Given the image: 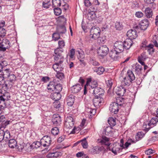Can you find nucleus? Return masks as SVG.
Here are the masks:
<instances>
[{"label": "nucleus", "instance_id": "19", "mask_svg": "<svg viewBox=\"0 0 158 158\" xmlns=\"http://www.w3.org/2000/svg\"><path fill=\"white\" fill-rule=\"evenodd\" d=\"M140 24L141 29L145 30L147 29L149 25V21L147 19H143L140 22Z\"/></svg>", "mask_w": 158, "mask_h": 158}, {"label": "nucleus", "instance_id": "11", "mask_svg": "<svg viewBox=\"0 0 158 158\" xmlns=\"http://www.w3.org/2000/svg\"><path fill=\"white\" fill-rule=\"evenodd\" d=\"M86 85H89L91 89L90 90H92L98 86V84L96 81L92 80L91 77L88 78L87 79V81Z\"/></svg>", "mask_w": 158, "mask_h": 158}, {"label": "nucleus", "instance_id": "18", "mask_svg": "<svg viewBox=\"0 0 158 158\" xmlns=\"http://www.w3.org/2000/svg\"><path fill=\"white\" fill-rule=\"evenodd\" d=\"M124 49L128 50L130 49L133 44V42L130 39H126L123 42Z\"/></svg>", "mask_w": 158, "mask_h": 158}, {"label": "nucleus", "instance_id": "45", "mask_svg": "<svg viewBox=\"0 0 158 158\" xmlns=\"http://www.w3.org/2000/svg\"><path fill=\"white\" fill-rule=\"evenodd\" d=\"M90 32L91 33L93 34H98L100 33V31L99 29L96 28L95 27H93L90 30Z\"/></svg>", "mask_w": 158, "mask_h": 158}, {"label": "nucleus", "instance_id": "58", "mask_svg": "<svg viewBox=\"0 0 158 158\" xmlns=\"http://www.w3.org/2000/svg\"><path fill=\"white\" fill-rule=\"evenodd\" d=\"M105 37H99L97 39V41L99 43L103 44L105 42Z\"/></svg>", "mask_w": 158, "mask_h": 158}, {"label": "nucleus", "instance_id": "60", "mask_svg": "<svg viewBox=\"0 0 158 158\" xmlns=\"http://www.w3.org/2000/svg\"><path fill=\"white\" fill-rule=\"evenodd\" d=\"M90 63L93 65L94 66H97L99 65V64L97 61H96L94 59H92L90 60Z\"/></svg>", "mask_w": 158, "mask_h": 158}, {"label": "nucleus", "instance_id": "31", "mask_svg": "<svg viewBox=\"0 0 158 158\" xmlns=\"http://www.w3.org/2000/svg\"><path fill=\"white\" fill-rule=\"evenodd\" d=\"M55 82L54 81H51L47 85V89L49 91H53L55 89Z\"/></svg>", "mask_w": 158, "mask_h": 158}, {"label": "nucleus", "instance_id": "63", "mask_svg": "<svg viewBox=\"0 0 158 158\" xmlns=\"http://www.w3.org/2000/svg\"><path fill=\"white\" fill-rule=\"evenodd\" d=\"M135 15L138 18H140L143 16V14L141 11H138L135 13Z\"/></svg>", "mask_w": 158, "mask_h": 158}, {"label": "nucleus", "instance_id": "46", "mask_svg": "<svg viewBox=\"0 0 158 158\" xmlns=\"http://www.w3.org/2000/svg\"><path fill=\"white\" fill-rule=\"evenodd\" d=\"M81 145L84 148H86L88 146V143L86 141V138H84L83 139L81 140Z\"/></svg>", "mask_w": 158, "mask_h": 158}, {"label": "nucleus", "instance_id": "40", "mask_svg": "<svg viewBox=\"0 0 158 158\" xmlns=\"http://www.w3.org/2000/svg\"><path fill=\"white\" fill-rule=\"evenodd\" d=\"M115 26L116 29L118 30H121L123 28L122 23L119 22H116L115 23Z\"/></svg>", "mask_w": 158, "mask_h": 158}, {"label": "nucleus", "instance_id": "36", "mask_svg": "<svg viewBox=\"0 0 158 158\" xmlns=\"http://www.w3.org/2000/svg\"><path fill=\"white\" fill-rule=\"evenodd\" d=\"M90 10H92V12L91 13H89L88 15L89 17V16L92 20L95 19L96 18V15L95 14L94 11L96 10L95 8L90 7Z\"/></svg>", "mask_w": 158, "mask_h": 158}, {"label": "nucleus", "instance_id": "5", "mask_svg": "<svg viewBox=\"0 0 158 158\" xmlns=\"http://www.w3.org/2000/svg\"><path fill=\"white\" fill-rule=\"evenodd\" d=\"M109 52V48L106 45L100 46L98 50V54L99 56L103 58L106 56Z\"/></svg>", "mask_w": 158, "mask_h": 158}, {"label": "nucleus", "instance_id": "50", "mask_svg": "<svg viewBox=\"0 0 158 158\" xmlns=\"http://www.w3.org/2000/svg\"><path fill=\"white\" fill-rule=\"evenodd\" d=\"M105 71L104 68L102 67H100L98 68H96V70L95 71L99 75L103 73Z\"/></svg>", "mask_w": 158, "mask_h": 158}, {"label": "nucleus", "instance_id": "22", "mask_svg": "<svg viewBox=\"0 0 158 158\" xmlns=\"http://www.w3.org/2000/svg\"><path fill=\"white\" fill-rule=\"evenodd\" d=\"M127 79H128L132 83L135 79V77L132 71L130 70H128L127 72V74L125 77Z\"/></svg>", "mask_w": 158, "mask_h": 158}, {"label": "nucleus", "instance_id": "56", "mask_svg": "<svg viewBox=\"0 0 158 158\" xmlns=\"http://www.w3.org/2000/svg\"><path fill=\"white\" fill-rule=\"evenodd\" d=\"M139 6V2L136 1H133L131 5V7L132 8H138Z\"/></svg>", "mask_w": 158, "mask_h": 158}, {"label": "nucleus", "instance_id": "41", "mask_svg": "<svg viewBox=\"0 0 158 158\" xmlns=\"http://www.w3.org/2000/svg\"><path fill=\"white\" fill-rule=\"evenodd\" d=\"M144 135L145 134L142 131L138 132L135 136V139L136 140L138 141L140 140Z\"/></svg>", "mask_w": 158, "mask_h": 158}, {"label": "nucleus", "instance_id": "14", "mask_svg": "<svg viewBox=\"0 0 158 158\" xmlns=\"http://www.w3.org/2000/svg\"><path fill=\"white\" fill-rule=\"evenodd\" d=\"M127 36L129 38L128 39L131 40L135 39L137 37L136 31L134 30L131 29L128 31L127 34Z\"/></svg>", "mask_w": 158, "mask_h": 158}, {"label": "nucleus", "instance_id": "62", "mask_svg": "<svg viewBox=\"0 0 158 158\" xmlns=\"http://www.w3.org/2000/svg\"><path fill=\"white\" fill-rule=\"evenodd\" d=\"M5 78L4 77L2 76L0 74V85H3V87H5V81H4V79Z\"/></svg>", "mask_w": 158, "mask_h": 158}, {"label": "nucleus", "instance_id": "25", "mask_svg": "<svg viewBox=\"0 0 158 158\" xmlns=\"http://www.w3.org/2000/svg\"><path fill=\"white\" fill-rule=\"evenodd\" d=\"M131 83L132 82L128 79H127V78L125 77L122 81L121 85L127 89L128 87Z\"/></svg>", "mask_w": 158, "mask_h": 158}, {"label": "nucleus", "instance_id": "43", "mask_svg": "<svg viewBox=\"0 0 158 158\" xmlns=\"http://www.w3.org/2000/svg\"><path fill=\"white\" fill-rule=\"evenodd\" d=\"M52 5L54 7H58L61 5V1L60 0H52Z\"/></svg>", "mask_w": 158, "mask_h": 158}, {"label": "nucleus", "instance_id": "2", "mask_svg": "<svg viewBox=\"0 0 158 158\" xmlns=\"http://www.w3.org/2000/svg\"><path fill=\"white\" fill-rule=\"evenodd\" d=\"M158 122V119L157 118H152L149 122L147 123H144L143 126V130L146 132L148 131L151 128L156 125Z\"/></svg>", "mask_w": 158, "mask_h": 158}, {"label": "nucleus", "instance_id": "9", "mask_svg": "<svg viewBox=\"0 0 158 158\" xmlns=\"http://www.w3.org/2000/svg\"><path fill=\"white\" fill-rule=\"evenodd\" d=\"M120 107L114 102L111 103L109 107L110 112L114 114H117L120 108Z\"/></svg>", "mask_w": 158, "mask_h": 158}, {"label": "nucleus", "instance_id": "29", "mask_svg": "<svg viewBox=\"0 0 158 158\" xmlns=\"http://www.w3.org/2000/svg\"><path fill=\"white\" fill-rule=\"evenodd\" d=\"M142 69V67L141 65L137 63L135 64V71L136 74L138 75L141 74V71Z\"/></svg>", "mask_w": 158, "mask_h": 158}, {"label": "nucleus", "instance_id": "12", "mask_svg": "<svg viewBox=\"0 0 158 158\" xmlns=\"http://www.w3.org/2000/svg\"><path fill=\"white\" fill-rule=\"evenodd\" d=\"M114 49L119 53L123 52L124 50L123 42L121 41H116L114 44Z\"/></svg>", "mask_w": 158, "mask_h": 158}, {"label": "nucleus", "instance_id": "28", "mask_svg": "<svg viewBox=\"0 0 158 158\" xmlns=\"http://www.w3.org/2000/svg\"><path fill=\"white\" fill-rule=\"evenodd\" d=\"M11 71L9 69H5L2 70L1 75L4 77L5 78H7L11 74Z\"/></svg>", "mask_w": 158, "mask_h": 158}, {"label": "nucleus", "instance_id": "34", "mask_svg": "<svg viewBox=\"0 0 158 158\" xmlns=\"http://www.w3.org/2000/svg\"><path fill=\"white\" fill-rule=\"evenodd\" d=\"M124 102V99L121 97H117L116 99V102H114L117 103L120 107L123 105Z\"/></svg>", "mask_w": 158, "mask_h": 158}, {"label": "nucleus", "instance_id": "42", "mask_svg": "<svg viewBox=\"0 0 158 158\" xmlns=\"http://www.w3.org/2000/svg\"><path fill=\"white\" fill-rule=\"evenodd\" d=\"M153 47L154 45L151 44H149L147 47L146 49L149 54H152L154 52V50L153 48Z\"/></svg>", "mask_w": 158, "mask_h": 158}, {"label": "nucleus", "instance_id": "51", "mask_svg": "<svg viewBox=\"0 0 158 158\" xmlns=\"http://www.w3.org/2000/svg\"><path fill=\"white\" fill-rule=\"evenodd\" d=\"M66 31V28L64 26H62L60 27L58 30V32L60 34L64 33Z\"/></svg>", "mask_w": 158, "mask_h": 158}, {"label": "nucleus", "instance_id": "52", "mask_svg": "<svg viewBox=\"0 0 158 158\" xmlns=\"http://www.w3.org/2000/svg\"><path fill=\"white\" fill-rule=\"evenodd\" d=\"M102 90V89L101 88L97 86L93 89L91 90L90 91L93 92V94H96L99 93Z\"/></svg>", "mask_w": 158, "mask_h": 158}, {"label": "nucleus", "instance_id": "53", "mask_svg": "<svg viewBox=\"0 0 158 158\" xmlns=\"http://www.w3.org/2000/svg\"><path fill=\"white\" fill-rule=\"evenodd\" d=\"M59 131L58 127H54L52 128L51 130V133L54 135H56L58 134Z\"/></svg>", "mask_w": 158, "mask_h": 158}, {"label": "nucleus", "instance_id": "13", "mask_svg": "<svg viewBox=\"0 0 158 158\" xmlns=\"http://www.w3.org/2000/svg\"><path fill=\"white\" fill-rule=\"evenodd\" d=\"M127 89L120 85L116 88L115 92L118 95L123 96L125 94Z\"/></svg>", "mask_w": 158, "mask_h": 158}, {"label": "nucleus", "instance_id": "37", "mask_svg": "<svg viewBox=\"0 0 158 158\" xmlns=\"http://www.w3.org/2000/svg\"><path fill=\"white\" fill-rule=\"evenodd\" d=\"M4 137V140L6 142L8 141L10 138V132L9 131H6L5 132L3 131Z\"/></svg>", "mask_w": 158, "mask_h": 158}, {"label": "nucleus", "instance_id": "17", "mask_svg": "<svg viewBox=\"0 0 158 158\" xmlns=\"http://www.w3.org/2000/svg\"><path fill=\"white\" fill-rule=\"evenodd\" d=\"M61 118L58 114H54L53 115L52 122L54 124L56 125H59L61 123Z\"/></svg>", "mask_w": 158, "mask_h": 158}, {"label": "nucleus", "instance_id": "30", "mask_svg": "<svg viewBox=\"0 0 158 158\" xmlns=\"http://www.w3.org/2000/svg\"><path fill=\"white\" fill-rule=\"evenodd\" d=\"M119 146V145H116L115 146L113 147L111 149L110 148L109 150L112 151L115 155H116L117 152H120L121 148H120Z\"/></svg>", "mask_w": 158, "mask_h": 158}, {"label": "nucleus", "instance_id": "55", "mask_svg": "<svg viewBox=\"0 0 158 158\" xmlns=\"http://www.w3.org/2000/svg\"><path fill=\"white\" fill-rule=\"evenodd\" d=\"M6 31L4 28H2L0 29V37L3 38L6 35Z\"/></svg>", "mask_w": 158, "mask_h": 158}, {"label": "nucleus", "instance_id": "54", "mask_svg": "<svg viewBox=\"0 0 158 158\" xmlns=\"http://www.w3.org/2000/svg\"><path fill=\"white\" fill-rule=\"evenodd\" d=\"M147 58L145 53L143 52L141 54L140 56L138 57V59L145 60Z\"/></svg>", "mask_w": 158, "mask_h": 158}, {"label": "nucleus", "instance_id": "6", "mask_svg": "<svg viewBox=\"0 0 158 158\" xmlns=\"http://www.w3.org/2000/svg\"><path fill=\"white\" fill-rule=\"evenodd\" d=\"M74 123L73 119L72 117H67L65 121L64 127L67 129H70L73 127Z\"/></svg>", "mask_w": 158, "mask_h": 158}, {"label": "nucleus", "instance_id": "47", "mask_svg": "<svg viewBox=\"0 0 158 158\" xmlns=\"http://www.w3.org/2000/svg\"><path fill=\"white\" fill-rule=\"evenodd\" d=\"M57 73L56 75V77L60 80H62L64 77V74L60 72H57Z\"/></svg>", "mask_w": 158, "mask_h": 158}, {"label": "nucleus", "instance_id": "7", "mask_svg": "<svg viewBox=\"0 0 158 158\" xmlns=\"http://www.w3.org/2000/svg\"><path fill=\"white\" fill-rule=\"evenodd\" d=\"M52 140L51 137L48 136H44L40 140L42 145L44 147H48L51 142Z\"/></svg>", "mask_w": 158, "mask_h": 158}, {"label": "nucleus", "instance_id": "21", "mask_svg": "<svg viewBox=\"0 0 158 158\" xmlns=\"http://www.w3.org/2000/svg\"><path fill=\"white\" fill-rule=\"evenodd\" d=\"M109 138L106 136H103L101 139H98V143H101L102 145H105L109 146L110 143H109Z\"/></svg>", "mask_w": 158, "mask_h": 158}, {"label": "nucleus", "instance_id": "8", "mask_svg": "<svg viewBox=\"0 0 158 158\" xmlns=\"http://www.w3.org/2000/svg\"><path fill=\"white\" fill-rule=\"evenodd\" d=\"M10 43L7 39H3L0 43V50L5 51L7 48H9Z\"/></svg>", "mask_w": 158, "mask_h": 158}, {"label": "nucleus", "instance_id": "4", "mask_svg": "<svg viewBox=\"0 0 158 158\" xmlns=\"http://www.w3.org/2000/svg\"><path fill=\"white\" fill-rule=\"evenodd\" d=\"M9 76L4 83L6 89L11 88L14 83V82L16 80V77L14 74L11 73Z\"/></svg>", "mask_w": 158, "mask_h": 158}, {"label": "nucleus", "instance_id": "64", "mask_svg": "<svg viewBox=\"0 0 158 158\" xmlns=\"http://www.w3.org/2000/svg\"><path fill=\"white\" fill-rule=\"evenodd\" d=\"M106 84L108 87L109 88V89H110L113 84L112 80H108L106 82Z\"/></svg>", "mask_w": 158, "mask_h": 158}, {"label": "nucleus", "instance_id": "32", "mask_svg": "<svg viewBox=\"0 0 158 158\" xmlns=\"http://www.w3.org/2000/svg\"><path fill=\"white\" fill-rule=\"evenodd\" d=\"M41 146H43L41 142L40 141V142L37 141L35 142H34L30 146V147L31 149L37 148Z\"/></svg>", "mask_w": 158, "mask_h": 158}, {"label": "nucleus", "instance_id": "38", "mask_svg": "<svg viewBox=\"0 0 158 158\" xmlns=\"http://www.w3.org/2000/svg\"><path fill=\"white\" fill-rule=\"evenodd\" d=\"M85 56L84 55L82 54L81 56H80V58H78V59L81 62L80 64L83 67L85 66L86 65V63L84 61Z\"/></svg>", "mask_w": 158, "mask_h": 158}, {"label": "nucleus", "instance_id": "61", "mask_svg": "<svg viewBox=\"0 0 158 158\" xmlns=\"http://www.w3.org/2000/svg\"><path fill=\"white\" fill-rule=\"evenodd\" d=\"M100 34H93V35H91V34H90L89 38H92L94 40L98 39L99 37Z\"/></svg>", "mask_w": 158, "mask_h": 158}, {"label": "nucleus", "instance_id": "1", "mask_svg": "<svg viewBox=\"0 0 158 158\" xmlns=\"http://www.w3.org/2000/svg\"><path fill=\"white\" fill-rule=\"evenodd\" d=\"M63 49H60L59 48H56L55 50L54 60L56 62L59 63L60 64L63 63L64 61V57L62 54L63 52Z\"/></svg>", "mask_w": 158, "mask_h": 158}, {"label": "nucleus", "instance_id": "10", "mask_svg": "<svg viewBox=\"0 0 158 158\" xmlns=\"http://www.w3.org/2000/svg\"><path fill=\"white\" fill-rule=\"evenodd\" d=\"M66 63L60 64L58 62H56L52 65V68L56 72L62 71L64 69Z\"/></svg>", "mask_w": 158, "mask_h": 158}, {"label": "nucleus", "instance_id": "26", "mask_svg": "<svg viewBox=\"0 0 158 158\" xmlns=\"http://www.w3.org/2000/svg\"><path fill=\"white\" fill-rule=\"evenodd\" d=\"M10 98L9 94L8 92L5 93L2 95L0 96V101L2 102V104H5L4 101L8 100Z\"/></svg>", "mask_w": 158, "mask_h": 158}, {"label": "nucleus", "instance_id": "59", "mask_svg": "<svg viewBox=\"0 0 158 158\" xmlns=\"http://www.w3.org/2000/svg\"><path fill=\"white\" fill-rule=\"evenodd\" d=\"M53 154L54 157L56 158L62 155V152L59 151L53 152Z\"/></svg>", "mask_w": 158, "mask_h": 158}, {"label": "nucleus", "instance_id": "33", "mask_svg": "<svg viewBox=\"0 0 158 158\" xmlns=\"http://www.w3.org/2000/svg\"><path fill=\"white\" fill-rule=\"evenodd\" d=\"M8 145L9 147L11 148H13L16 147L17 144L16 140L14 139H11L9 140Z\"/></svg>", "mask_w": 158, "mask_h": 158}, {"label": "nucleus", "instance_id": "57", "mask_svg": "<svg viewBox=\"0 0 158 158\" xmlns=\"http://www.w3.org/2000/svg\"><path fill=\"white\" fill-rule=\"evenodd\" d=\"M75 50L73 48H72L70 51V54L69 56L70 58L72 59H74V55L75 54Z\"/></svg>", "mask_w": 158, "mask_h": 158}, {"label": "nucleus", "instance_id": "23", "mask_svg": "<svg viewBox=\"0 0 158 158\" xmlns=\"http://www.w3.org/2000/svg\"><path fill=\"white\" fill-rule=\"evenodd\" d=\"M81 88V86L80 84H77L71 87V90L73 93L76 94L78 93Z\"/></svg>", "mask_w": 158, "mask_h": 158}, {"label": "nucleus", "instance_id": "24", "mask_svg": "<svg viewBox=\"0 0 158 158\" xmlns=\"http://www.w3.org/2000/svg\"><path fill=\"white\" fill-rule=\"evenodd\" d=\"M62 89V87L60 84L55 85V89L53 90V91L55 92L54 95L56 96L58 95L59 96H60V93Z\"/></svg>", "mask_w": 158, "mask_h": 158}, {"label": "nucleus", "instance_id": "20", "mask_svg": "<svg viewBox=\"0 0 158 158\" xmlns=\"http://www.w3.org/2000/svg\"><path fill=\"white\" fill-rule=\"evenodd\" d=\"M75 99V96L73 94H70L66 98L67 104L69 106H71L73 105Z\"/></svg>", "mask_w": 158, "mask_h": 158}, {"label": "nucleus", "instance_id": "15", "mask_svg": "<svg viewBox=\"0 0 158 158\" xmlns=\"http://www.w3.org/2000/svg\"><path fill=\"white\" fill-rule=\"evenodd\" d=\"M119 53L115 49L111 50L109 52L110 57L113 60H116L118 59V54Z\"/></svg>", "mask_w": 158, "mask_h": 158}, {"label": "nucleus", "instance_id": "16", "mask_svg": "<svg viewBox=\"0 0 158 158\" xmlns=\"http://www.w3.org/2000/svg\"><path fill=\"white\" fill-rule=\"evenodd\" d=\"M104 149L103 146L99 147L96 146L92 148L90 150V152L92 154H97L99 153L102 151Z\"/></svg>", "mask_w": 158, "mask_h": 158}, {"label": "nucleus", "instance_id": "39", "mask_svg": "<svg viewBox=\"0 0 158 158\" xmlns=\"http://www.w3.org/2000/svg\"><path fill=\"white\" fill-rule=\"evenodd\" d=\"M58 32H55L53 34L52 38L54 40L56 41L60 39V36Z\"/></svg>", "mask_w": 158, "mask_h": 158}, {"label": "nucleus", "instance_id": "49", "mask_svg": "<svg viewBox=\"0 0 158 158\" xmlns=\"http://www.w3.org/2000/svg\"><path fill=\"white\" fill-rule=\"evenodd\" d=\"M54 12L55 15L58 16L61 13V10L60 8L56 7L54 9Z\"/></svg>", "mask_w": 158, "mask_h": 158}, {"label": "nucleus", "instance_id": "27", "mask_svg": "<svg viewBox=\"0 0 158 158\" xmlns=\"http://www.w3.org/2000/svg\"><path fill=\"white\" fill-rule=\"evenodd\" d=\"M144 12L146 17L148 18H152L153 15V12L152 9L149 7L145 8Z\"/></svg>", "mask_w": 158, "mask_h": 158}, {"label": "nucleus", "instance_id": "35", "mask_svg": "<svg viewBox=\"0 0 158 158\" xmlns=\"http://www.w3.org/2000/svg\"><path fill=\"white\" fill-rule=\"evenodd\" d=\"M51 5V3L49 0H46L43 2L42 6L44 8L47 9Z\"/></svg>", "mask_w": 158, "mask_h": 158}, {"label": "nucleus", "instance_id": "3", "mask_svg": "<svg viewBox=\"0 0 158 158\" xmlns=\"http://www.w3.org/2000/svg\"><path fill=\"white\" fill-rule=\"evenodd\" d=\"M99 96L95 97L93 99V103L94 106L96 108H98L104 103V95L99 94Z\"/></svg>", "mask_w": 158, "mask_h": 158}, {"label": "nucleus", "instance_id": "48", "mask_svg": "<svg viewBox=\"0 0 158 158\" xmlns=\"http://www.w3.org/2000/svg\"><path fill=\"white\" fill-rule=\"evenodd\" d=\"M65 45V42L64 40H60L58 41L59 47L57 48H59L60 49H62L64 47Z\"/></svg>", "mask_w": 158, "mask_h": 158}, {"label": "nucleus", "instance_id": "44", "mask_svg": "<svg viewBox=\"0 0 158 158\" xmlns=\"http://www.w3.org/2000/svg\"><path fill=\"white\" fill-rule=\"evenodd\" d=\"M108 122L111 126H114L116 124L115 120L112 117L110 118L108 120Z\"/></svg>", "mask_w": 158, "mask_h": 158}]
</instances>
